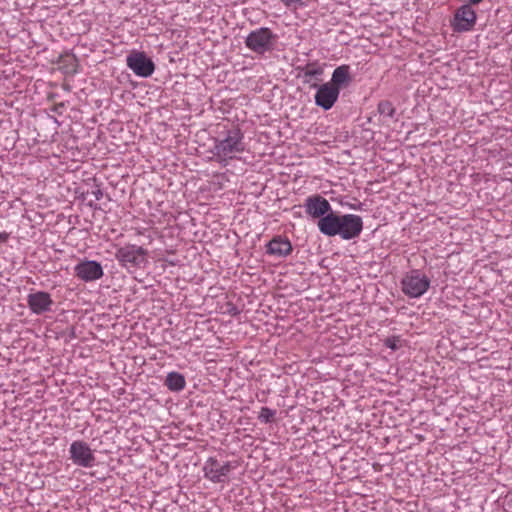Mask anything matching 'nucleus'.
<instances>
[{
  "instance_id": "a878e982",
  "label": "nucleus",
  "mask_w": 512,
  "mask_h": 512,
  "mask_svg": "<svg viewBox=\"0 0 512 512\" xmlns=\"http://www.w3.org/2000/svg\"><path fill=\"white\" fill-rule=\"evenodd\" d=\"M226 499H228L229 501H231V494L228 495V497H226Z\"/></svg>"
},
{
  "instance_id": "0eeeda50",
  "label": "nucleus",
  "mask_w": 512,
  "mask_h": 512,
  "mask_svg": "<svg viewBox=\"0 0 512 512\" xmlns=\"http://www.w3.org/2000/svg\"><path fill=\"white\" fill-rule=\"evenodd\" d=\"M127 66L139 77L147 78L155 70L153 61L143 52H134L127 57Z\"/></svg>"
},
{
  "instance_id": "6ab92c4d",
  "label": "nucleus",
  "mask_w": 512,
  "mask_h": 512,
  "mask_svg": "<svg viewBox=\"0 0 512 512\" xmlns=\"http://www.w3.org/2000/svg\"><path fill=\"white\" fill-rule=\"evenodd\" d=\"M275 415V410H272L268 407H262L259 412L258 419L260 422L267 424L274 420Z\"/></svg>"
},
{
  "instance_id": "5701e85b",
  "label": "nucleus",
  "mask_w": 512,
  "mask_h": 512,
  "mask_svg": "<svg viewBox=\"0 0 512 512\" xmlns=\"http://www.w3.org/2000/svg\"><path fill=\"white\" fill-rule=\"evenodd\" d=\"M281 1L287 7L293 6L298 3H302V0H281Z\"/></svg>"
},
{
  "instance_id": "f3484780",
  "label": "nucleus",
  "mask_w": 512,
  "mask_h": 512,
  "mask_svg": "<svg viewBox=\"0 0 512 512\" xmlns=\"http://www.w3.org/2000/svg\"><path fill=\"white\" fill-rule=\"evenodd\" d=\"M165 384L172 391H181L184 389L186 381L182 374L170 372L166 377Z\"/></svg>"
},
{
  "instance_id": "a211bd4d",
  "label": "nucleus",
  "mask_w": 512,
  "mask_h": 512,
  "mask_svg": "<svg viewBox=\"0 0 512 512\" xmlns=\"http://www.w3.org/2000/svg\"><path fill=\"white\" fill-rule=\"evenodd\" d=\"M377 110L380 115H385L389 118H393L396 113V109L392 102L388 100H382L378 103Z\"/></svg>"
},
{
  "instance_id": "aec40b11",
  "label": "nucleus",
  "mask_w": 512,
  "mask_h": 512,
  "mask_svg": "<svg viewBox=\"0 0 512 512\" xmlns=\"http://www.w3.org/2000/svg\"><path fill=\"white\" fill-rule=\"evenodd\" d=\"M240 312L241 311L237 306L233 305L231 302H226V314L237 316Z\"/></svg>"
},
{
  "instance_id": "f257e3e1",
  "label": "nucleus",
  "mask_w": 512,
  "mask_h": 512,
  "mask_svg": "<svg viewBox=\"0 0 512 512\" xmlns=\"http://www.w3.org/2000/svg\"><path fill=\"white\" fill-rule=\"evenodd\" d=\"M318 229L326 236L339 235L343 240H351L362 232L363 220L355 214L330 213L318 221Z\"/></svg>"
},
{
  "instance_id": "bb28decb",
  "label": "nucleus",
  "mask_w": 512,
  "mask_h": 512,
  "mask_svg": "<svg viewBox=\"0 0 512 512\" xmlns=\"http://www.w3.org/2000/svg\"><path fill=\"white\" fill-rule=\"evenodd\" d=\"M234 401H235V399H234V398H230V399H229V402H234Z\"/></svg>"
},
{
  "instance_id": "423d86ee",
  "label": "nucleus",
  "mask_w": 512,
  "mask_h": 512,
  "mask_svg": "<svg viewBox=\"0 0 512 512\" xmlns=\"http://www.w3.org/2000/svg\"><path fill=\"white\" fill-rule=\"evenodd\" d=\"M311 88L317 89L314 96L315 104L323 110L331 109L339 98V89L329 82L321 85L314 83L311 85Z\"/></svg>"
},
{
  "instance_id": "2eb2a0df",
  "label": "nucleus",
  "mask_w": 512,
  "mask_h": 512,
  "mask_svg": "<svg viewBox=\"0 0 512 512\" xmlns=\"http://www.w3.org/2000/svg\"><path fill=\"white\" fill-rule=\"evenodd\" d=\"M205 476L213 482L219 483L224 476V465L214 458H209L204 466Z\"/></svg>"
},
{
  "instance_id": "ddd939ff",
  "label": "nucleus",
  "mask_w": 512,
  "mask_h": 512,
  "mask_svg": "<svg viewBox=\"0 0 512 512\" xmlns=\"http://www.w3.org/2000/svg\"><path fill=\"white\" fill-rule=\"evenodd\" d=\"M267 254L278 258L287 257L292 252V244L286 237L276 236L267 244Z\"/></svg>"
},
{
  "instance_id": "dca6fc26",
  "label": "nucleus",
  "mask_w": 512,
  "mask_h": 512,
  "mask_svg": "<svg viewBox=\"0 0 512 512\" xmlns=\"http://www.w3.org/2000/svg\"><path fill=\"white\" fill-rule=\"evenodd\" d=\"M303 82L310 83L313 78H318L324 72L323 67L317 63H307L301 68Z\"/></svg>"
},
{
  "instance_id": "20e7f679",
  "label": "nucleus",
  "mask_w": 512,
  "mask_h": 512,
  "mask_svg": "<svg viewBox=\"0 0 512 512\" xmlns=\"http://www.w3.org/2000/svg\"><path fill=\"white\" fill-rule=\"evenodd\" d=\"M148 251L134 244H126L116 250L115 258L124 268H140L147 262Z\"/></svg>"
},
{
  "instance_id": "f8f14e48",
  "label": "nucleus",
  "mask_w": 512,
  "mask_h": 512,
  "mask_svg": "<svg viewBox=\"0 0 512 512\" xmlns=\"http://www.w3.org/2000/svg\"><path fill=\"white\" fill-rule=\"evenodd\" d=\"M246 144L243 140V133L239 125L233 126L231 129L226 131V159L229 156L230 159L234 158L233 154L241 153L245 151Z\"/></svg>"
},
{
  "instance_id": "9d476101",
  "label": "nucleus",
  "mask_w": 512,
  "mask_h": 512,
  "mask_svg": "<svg viewBox=\"0 0 512 512\" xmlns=\"http://www.w3.org/2000/svg\"><path fill=\"white\" fill-rule=\"evenodd\" d=\"M74 273L77 278L84 282H92L98 280L104 274L101 264L95 260H85L79 262L74 267Z\"/></svg>"
},
{
  "instance_id": "412c9836",
  "label": "nucleus",
  "mask_w": 512,
  "mask_h": 512,
  "mask_svg": "<svg viewBox=\"0 0 512 512\" xmlns=\"http://www.w3.org/2000/svg\"><path fill=\"white\" fill-rule=\"evenodd\" d=\"M397 342H398V339H396V338H388V339L385 341V345H386L388 348L392 349V350H397V349H398V347H399V346H398V344H397Z\"/></svg>"
},
{
  "instance_id": "b1692460",
  "label": "nucleus",
  "mask_w": 512,
  "mask_h": 512,
  "mask_svg": "<svg viewBox=\"0 0 512 512\" xmlns=\"http://www.w3.org/2000/svg\"><path fill=\"white\" fill-rule=\"evenodd\" d=\"M481 1H482V0H468V2H469V5H470V6H471V5L478 4V3H480Z\"/></svg>"
},
{
  "instance_id": "4be33fe9",
  "label": "nucleus",
  "mask_w": 512,
  "mask_h": 512,
  "mask_svg": "<svg viewBox=\"0 0 512 512\" xmlns=\"http://www.w3.org/2000/svg\"><path fill=\"white\" fill-rule=\"evenodd\" d=\"M92 195L94 196L95 200L99 201L103 198V191L100 188H97L96 190L92 191Z\"/></svg>"
},
{
  "instance_id": "4468645a",
  "label": "nucleus",
  "mask_w": 512,
  "mask_h": 512,
  "mask_svg": "<svg viewBox=\"0 0 512 512\" xmlns=\"http://www.w3.org/2000/svg\"><path fill=\"white\" fill-rule=\"evenodd\" d=\"M351 82V68L349 65L344 64L334 69L329 83L335 85V87L340 91L342 88L347 87Z\"/></svg>"
},
{
  "instance_id": "7ed1b4c3",
  "label": "nucleus",
  "mask_w": 512,
  "mask_h": 512,
  "mask_svg": "<svg viewBox=\"0 0 512 512\" xmlns=\"http://www.w3.org/2000/svg\"><path fill=\"white\" fill-rule=\"evenodd\" d=\"M430 279L414 269L408 272L401 280V290L409 298H419L424 295L430 287Z\"/></svg>"
},
{
  "instance_id": "1a4fd4ad",
  "label": "nucleus",
  "mask_w": 512,
  "mask_h": 512,
  "mask_svg": "<svg viewBox=\"0 0 512 512\" xmlns=\"http://www.w3.org/2000/svg\"><path fill=\"white\" fill-rule=\"evenodd\" d=\"M475 23V10L469 4H465L456 10L452 27L456 32H465L470 31L474 27Z\"/></svg>"
},
{
  "instance_id": "f03ea898",
  "label": "nucleus",
  "mask_w": 512,
  "mask_h": 512,
  "mask_svg": "<svg viewBox=\"0 0 512 512\" xmlns=\"http://www.w3.org/2000/svg\"><path fill=\"white\" fill-rule=\"evenodd\" d=\"M276 40L277 35L267 27L257 28L245 36L246 47L259 55L272 51Z\"/></svg>"
},
{
  "instance_id": "39448f33",
  "label": "nucleus",
  "mask_w": 512,
  "mask_h": 512,
  "mask_svg": "<svg viewBox=\"0 0 512 512\" xmlns=\"http://www.w3.org/2000/svg\"><path fill=\"white\" fill-rule=\"evenodd\" d=\"M69 453L70 459L75 465L85 468L94 466L96 459L88 443L81 440L72 442Z\"/></svg>"
},
{
  "instance_id": "6e6552de",
  "label": "nucleus",
  "mask_w": 512,
  "mask_h": 512,
  "mask_svg": "<svg viewBox=\"0 0 512 512\" xmlns=\"http://www.w3.org/2000/svg\"><path fill=\"white\" fill-rule=\"evenodd\" d=\"M303 207L307 215L312 218H319V220L330 213H334L328 200L319 194L307 197Z\"/></svg>"
},
{
  "instance_id": "9b49d317",
  "label": "nucleus",
  "mask_w": 512,
  "mask_h": 512,
  "mask_svg": "<svg viewBox=\"0 0 512 512\" xmlns=\"http://www.w3.org/2000/svg\"><path fill=\"white\" fill-rule=\"evenodd\" d=\"M54 301L51 295L45 291H36L27 296V305L31 312L36 315H41L50 312Z\"/></svg>"
},
{
  "instance_id": "393cba45",
  "label": "nucleus",
  "mask_w": 512,
  "mask_h": 512,
  "mask_svg": "<svg viewBox=\"0 0 512 512\" xmlns=\"http://www.w3.org/2000/svg\"><path fill=\"white\" fill-rule=\"evenodd\" d=\"M231 407H232V408H236V409H238V410H241V407H239V406H237V405H235V404H232V405H231Z\"/></svg>"
}]
</instances>
